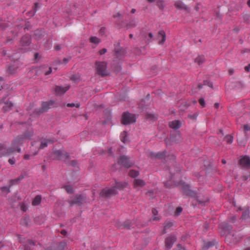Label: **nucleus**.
Masks as SVG:
<instances>
[{
	"label": "nucleus",
	"instance_id": "f257e3e1",
	"mask_svg": "<svg viewBox=\"0 0 250 250\" xmlns=\"http://www.w3.org/2000/svg\"><path fill=\"white\" fill-rule=\"evenodd\" d=\"M25 139L26 138L23 137V135H18L13 140L11 146L15 148V151H17L18 152H20L21 149L19 147V146L22 145L24 143Z\"/></svg>",
	"mask_w": 250,
	"mask_h": 250
},
{
	"label": "nucleus",
	"instance_id": "f03ea898",
	"mask_svg": "<svg viewBox=\"0 0 250 250\" xmlns=\"http://www.w3.org/2000/svg\"><path fill=\"white\" fill-rule=\"evenodd\" d=\"M232 227L228 223H223L219 226V231L222 235H226L227 237H229L230 234L231 230Z\"/></svg>",
	"mask_w": 250,
	"mask_h": 250
},
{
	"label": "nucleus",
	"instance_id": "7ed1b4c3",
	"mask_svg": "<svg viewBox=\"0 0 250 250\" xmlns=\"http://www.w3.org/2000/svg\"><path fill=\"white\" fill-rule=\"evenodd\" d=\"M117 193L116 187H113L111 188H106L103 189L100 192V196L104 197H108L110 196L115 195Z\"/></svg>",
	"mask_w": 250,
	"mask_h": 250
},
{
	"label": "nucleus",
	"instance_id": "20e7f679",
	"mask_svg": "<svg viewBox=\"0 0 250 250\" xmlns=\"http://www.w3.org/2000/svg\"><path fill=\"white\" fill-rule=\"evenodd\" d=\"M136 122L135 115L129 113H124L123 115L122 123L124 125H127Z\"/></svg>",
	"mask_w": 250,
	"mask_h": 250
},
{
	"label": "nucleus",
	"instance_id": "39448f33",
	"mask_svg": "<svg viewBox=\"0 0 250 250\" xmlns=\"http://www.w3.org/2000/svg\"><path fill=\"white\" fill-rule=\"evenodd\" d=\"M97 73L102 76L107 75L106 64L104 62H96Z\"/></svg>",
	"mask_w": 250,
	"mask_h": 250
},
{
	"label": "nucleus",
	"instance_id": "423d86ee",
	"mask_svg": "<svg viewBox=\"0 0 250 250\" xmlns=\"http://www.w3.org/2000/svg\"><path fill=\"white\" fill-rule=\"evenodd\" d=\"M15 152V148L11 146L6 148L4 145L0 144V157L8 156Z\"/></svg>",
	"mask_w": 250,
	"mask_h": 250
},
{
	"label": "nucleus",
	"instance_id": "0eeeda50",
	"mask_svg": "<svg viewBox=\"0 0 250 250\" xmlns=\"http://www.w3.org/2000/svg\"><path fill=\"white\" fill-rule=\"evenodd\" d=\"M118 163L126 168H129L133 165V162H132L128 157L125 156H120Z\"/></svg>",
	"mask_w": 250,
	"mask_h": 250
},
{
	"label": "nucleus",
	"instance_id": "6e6552de",
	"mask_svg": "<svg viewBox=\"0 0 250 250\" xmlns=\"http://www.w3.org/2000/svg\"><path fill=\"white\" fill-rule=\"evenodd\" d=\"M176 240V237L174 235H170L167 237L165 240V249L166 250L170 249Z\"/></svg>",
	"mask_w": 250,
	"mask_h": 250
},
{
	"label": "nucleus",
	"instance_id": "1a4fd4ad",
	"mask_svg": "<svg viewBox=\"0 0 250 250\" xmlns=\"http://www.w3.org/2000/svg\"><path fill=\"white\" fill-rule=\"evenodd\" d=\"M240 165L243 167L247 169L250 168V158L248 156L242 157L239 161Z\"/></svg>",
	"mask_w": 250,
	"mask_h": 250
},
{
	"label": "nucleus",
	"instance_id": "9d476101",
	"mask_svg": "<svg viewBox=\"0 0 250 250\" xmlns=\"http://www.w3.org/2000/svg\"><path fill=\"white\" fill-rule=\"evenodd\" d=\"M54 158L57 159H63L68 158L67 153L62 150H57L54 151Z\"/></svg>",
	"mask_w": 250,
	"mask_h": 250
},
{
	"label": "nucleus",
	"instance_id": "9b49d317",
	"mask_svg": "<svg viewBox=\"0 0 250 250\" xmlns=\"http://www.w3.org/2000/svg\"><path fill=\"white\" fill-rule=\"evenodd\" d=\"M84 200V198L82 195H76L73 199H71L68 201V203L70 206L75 204L81 205Z\"/></svg>",
	"mask_w": 250,
	"mask_h": 250
},
{
	"label": "nucleus",
	"instance_id": "f8f14e48",
	"mask_svg": "<svg viewBox=\"0 0 250 250\" xmlns=\"http://www.w3.org/2000/svg\"><path fill=\"white\" fill-rule=\"evenodd\" d=\"M54 104V102L50 101L48 102H43L42 104L41 109H39V112H44L48 110L50 108V106Z\"/></svg>",
	"mask_w": 250,
	"mask_h": 250
},
{
	"label": "nucleus",
	"instance_id": "ddd939ff",
	"mask_svg": "<svg viewBox=\"0 0 250 250\" xmlns=\"http://www.w3.org/2000/svg\"><path fill=\"white\" fill-rule=\"evenodd\" d=\"M180 184L182 186V189L183 192L187 195L189 196H193L194 194L193 191L190 189L188 185L185 184V183H181Z\"/></svg>",
	"mask_w": 250,
	"mask_h": 250
},
{
	"label": "nucleus",
	"instance_id": "4468645a",
	"mask_svg": "<svg viewBox=\"0 0 250 250\" xmlns=\"http://www.w3.org/2000/svg\"><path fill=\"white\" fill-rule=\"evenodd\" d=\"M170 138L172 141L175 143H179L182 140L181 134L179 131H175L171 133Z\"/></svg>",
	"mask_w": 250,
	"mask_h": 250
},
{
	"label": "nucleus",
	"instance_id": "2eb2a0df",
	"mask_svg": "<svg viewBox=\"0 0 250 250\" xmlns=\"http://www.w3.org/2000/svg\"><path fill=\"white\" fill-rule=\"evenodd\" d=\"M0 103H4V105L2 108L4 111H8L10 110L13 106V104L11 102H5L4 99H2Z\"/></svg>",
	"mask_w": 250,
	"mask_h": 250
},
{
	"label": "nucleus",
	"instance_id": "dca6fc26",
	"mask_svg": "<svg viewBox=\"0 0 250 250\" xmlns=\"http://www.w3.org/2000/svg\"><path fill=\"white\" fill-rule=\"evenodd\" d=\"M166 38L165 32L163 30L159 31L157 37V39L160 40L159 43L161 45L163 44L166 41Z\"/></svg>",
	"mask_w": 250,
	"mask_h": 250
},
{
	"label": "nucleus",
	"instance_id": "f3484780",
	"mask_svg": "<svg viewBox=\"0 0 250 250\" xmlns=\"http://www.w3.org/2000/svg\"><path fill=\"white\" fill-rule=\"evenodd\" d=\"M69 89V86L62 87L60 86H56L55 90L57 94L62 95L63 94Z\"/></svg>",
	"mask_w": 250,
	"mask_h": 250
},
{
	"label": "nucleus",
	"instance_id": "a211bd4d",
	"mask_svg": "<svg viewBox=\"0 0 250 250\" xmlns=\"http://www.w3.org/2000/svg\"><path fill=\"white\" fill-rule=\"evenodd\" d=\"M145 185V182L141 179H135L134 180V188H142Z\"/></svg>",
	"mask_w": 250,
	"mask_h": 250
},
{
	"label": "nucleus",
	"instance_id": "6ab92c4d",
	"mask_svg": "<svg viewBox=\"0 0 250 250\" xmlns=\"http://www.w3.org/2000/svg\"><path fill=\"white\" fill-rule=\"evenodd\" d=\"M181 123L178 120H175L169 123V126L175 129H177L181 127Z\"/></svg>",
	"mask_w": 250,
	"mask_h": 250
},
{
	"label": "nucleus",
	"instance_id": "aec40b11",
	"mask_svg": "<svg viewBox=\"0 0 250 250\" xmlns=\"http://www.w3.org/2000/svg\"><path fill=\"white\" fill-rule=\"evenodd\" d=\"M21 42L22 46H28L30 43V39L28 36H23L21 40Z\"/></svg>",
	"mask_w": 250,
	"mask_h": 250
},
{
	"label": "nucleus",
	"instance_id": "412c9836",
	"mask_svg": "<svg viewBox=\"0 0 250 250\" xmlns=\"http://www.w3.org/2000/svg\"><path fill=\"white\" fill-rule=\"evenodd\" d=\"M158 211L156 208H152V213L153 215L151 218L152 221H158L161 219V217L160 216L158 215Z\"/></svg>",
	"mask_w": 250,
	"mask_h": 250
},
{
	"label": "nucleus",
	"instance_id": "4be33fe9",
	"mask_svg": "<svg viewBox=\"0 0 250 250\" xmlns=\"http://www.w3.org/2000/svg\"><path fill=\"white\" fill-rule=\"evenodd\" d=\"M127 185V183L126 182H116V185L115 187H116V189H118L119 190H122L125 188Z\"/></svg>",
	"mask_w": 250,
	"mask_h": 250
},
{
	"label": "nucleus",
	"instance_id": "5701e85b",
	"mask_svg": "<svg viewBox=\"0 0 250 250\" xmlns=\"http://www.w3.org/2000/svg\"><path fill=\"white\" fill-rule=\"evenodd\" d=\"M173 226H174V222H173L167 220L165 222V226H164V230L163 231V234L166 233V229H168L169 228H170L171 227H173Z\"/></svg>",
	"mask_w": 250,
	"mask_h": 250
},
{
	"label": "nucleus",
	"instance_id": "b1692460",
	"mask_svg": "<svg viewBox=\"0 0 250 250\" xmlns=\"http://www.w3.org/2000/svg\"><path fill=\"white\" fill-rule=\"evenodd\" d=\"M175 6L180 9H186V6L184 4V3L180 0L176 1L174 4Z\"/></svg>",
	"mask_w": 250,
	"mask_h": 250
},
{
	"label": "nucleus",
	"instance_id": "393cba45",
	"mask_svg": "<svg viewBox=\"0 0 250 250\" xmlns=\"http://www.w3.org/2000/svg\"><path fill=\"white\" fill-rule=\"evenodd\" d=\"M42 70L44 72L45 75L50 74L52 72V68L51 67H47V66L44 65L41 67Z\"/></svg>",
	"mask_w": 250,
	"mask_h": 250
},
{
	"label": "nucleus",
	"instance_id": "a878e982",
	"mask_svg": "<svg viewBox=\"0 0 250 250\" xmlns=\"http://www.w3.org/2000/svg\"><path fill=\"white\" fill-rule=\"evenodd\" d=\"M42 197L40 195H37L32 201V205L33 206H37L40 204L41 202Z\"/></svg>",
	"mask_w": 250,
	"mask_h": 250
},
{
	"label": "nucleus",
	"instance_id": "bb28decb",
	"mask_svg": "<svg viewBox=\"0 0 250 250\" xmlns=\"http://www.w3.org/2000/svg\"><path fill=\"white\" fill-rule=\"evenodd\" d=\"M250 217V211L249 209H246L242 213L241 219L242 220H246Z\"/></svg>",
	"mask_w": 250,
	"mask_h": 250
},
{
	"label": "nucleus",
	"instance_id": "cd10ccee",
	"mask_svg": "<svg viewBox=\"0 0 250 250\" xmlns=\"http://www.w3.org/2000/svg\"><path fill=\"white\" fill-rule=\"evenodd\" d=\"M30 219L28 217H25L22 218L21 220V224L24 226H28L29 225Z\"/></svg>",
	"mask_w": 250,
	"mask_h": 250
},
{
	"label": "nucleus",
	"instance_id": "c85d7f7f",
	"mask_svg": "<svg viewBox=\"0 0 250 250\" xmlns=\"http://www.w3.org/2000/svg\"><path fill=\"white\" fill-rule=\"evenodd\" d=\"M205 62V57L204 56H199L195 60V62L199 65L202 64Z\"/></svg>",
	"mask_w": 250,
	"mask_h": 250
},
{
	"label": "nucleus",
	"instance_id": "c756f323",
	"mask_svg": "<svg viewBox=\"0 0 250 250\" xmlns=\"http://www.w3.org/2000/svg\"><path fill=\"white\" fill-rule=\"evenodd\" d=\"M34 134L33 131L32 130H29L25 132L24 134H22L23 135V137H24L26 139H30L32 136H33Z\"/></svg>",
	"mask_w": 250,
	"mask_h": 250
},
{
	"label": "nucleus",
	"instance_id": "7c9ffc66",
	"mask_svg": "<svg viewBox=\"0 0 250 250\" xmlns=\"http://www.w3.org/2000/svg\"><path fill=\"white\" fill-rule=\"evenodd\" d=\"M53 142L51 140H48L47 141H42L39 147L40 149H43V148L46 147L48 143H53Z\"/></svg>",
	"mask_w": 250,
	"mask_h": 250
},
{
	"label": "nucleus",
	"instance_id": "2f4dec72",
	"mask_svg": "<svg viewBox=\"0 0 250 250\" xmlns=\"http://www.w3.org/2000/svg\"><path fill=\"white\" fill-rule=\"evenodd\" d=\"M23 178V176L22 175H21L17 179L10 180V187L14 184H18L19 181L21 180Z\"/></svg>",
	"mask_w": 250,
	"mask_h": 250
},
{
	"label": "nucleus",
	"instance_id": "473e14b6",
	"mask_svg": "<svg viewBox=\"0 0 250 250\" xmlns=\"http://www.w3.org/2000/svg\"><path fill=\"white\" fill-rule=\"evenodd\" d=\"M165 154L164 152L154 153L153 152L150 153V156L152 157H156L158 158H162Z\"/></svg>",
	"mask_w": 250,
	"mask_h": 250
},
{
	"label": "nucleus",
	"instance_id": "72a5a7b5",
	"mask_svg": "<svg viewBox=\"0 0 250 250\" xmlns=\"http://www.w3.org/2000/svg\"><path fill=\"white\" fill-rule=\"evenodd\" d=\"M89 41L95 44H98L101 42V40L96 37H91Z\"/></svg>",
	"mask_w": 250,
	"mask_h": 250
},
{
	"label": "nucleus",
	"instance_id": "f704fd0d",
	"mask_svg": "<svg viewBox=\"0 0 250 250\" xmlns=\"http://www.w3.org/2000/svg\"><path fill=\"white\" fill-rule=\"evenodd\" d=\"M243 18L244 21L247 23L250 22V13H243Z\"/></svg>",
	"mask_w": 250,
	"mask_h": 250
},
{
	"label": "nucleus",
	"instance_id": "c9c22d12",
	"mask_svg": "<svg viewBox=\"0 0 250 250\" xmlns=\"http://www.w3.org/2000/svg\"><path fill=\"white\" fill-rule=\"evenodd\" d=\"M139 174V171L135 170H131L129 171L128 175L131 177H136Z\"/></svg>",
	"mask_w": 250,
	"mask_h": 250
},
{
	"label": "nucleus",
	"instance_id": "e433bc0d",
	"mask_svg": "<svg viewBox=\"0 0 250 250\" xmlns=\"http://www.w3.org/2000/svg\"><path fill=\"white\" fill-rule=\"evenodd\" d=\"M146 117L147 119H149L150 120H156L157 119V117L153 114L147 113Z\"/></svg>",
	"mask_w": 250,
	"mask_h": 250
},
{
	"label": "nucleus",
	"instance_id": "4c0bfd02",
	"mask_svg": "<svg viewBox=\"0 0 250 250\" xmlns=\"http://www.w3.org/2000/svg\"><path fill=\"white\" fill-rule=\"evenodd\" d=\"M63 188L66 190L68 193H72L73 192V188L71 186H65Z\"/></svg>",
	"mask_w": 250,
	"mask_h": 250
},
{
	"label": "nucleus",
	"instance_id": "58836bf2",
	"mask_svg": "<svg viewBox=\"0 0 250 250\" xmlns=\"http://www.w3.org/2000/svg\"><path fill=\"white\" fill-rule=\"evenodd\" d=\"M66 247V243L65 242H61L58 248H57V250H63L64 248Z\"/></svg>",
	"mask_w": 250,
	"mask_h": 250
},
{
	"label": "nucleus",
	"instance_id": "ea45409f",
	"mask_svg": "<svg viewBox=\"0 0 250 250\" xmlns=\"http://www.w3.org/2000/svg\"><path fill=\"white\" fill-rule=\"evenodd\" d=\"M225 139L228 144H231L233 141V137L231 135H227L225 137Z\"/></svg>",
	"mask_w": 250,
	"mask_h": 250
},
{
	"label": "nucleus",
	"instance_id": "a19ab883",
	"mask_svg": "<svg viewBox=\"0 0 250 250\" xmlns=\"http://www.w3.org/2000/svg\"><path fill=\"white\" fill-rule=\"evenodd\" d=\"M127 135V132L125 131H124L122 132L121 134V139L122 142L123 143H125L126 139L125 138L126 136Z\"/></svg>",
	"mask_w": 250,
	"mask_h": 250
},
{
	"label": "nucleus",
	"instance_id": "79ce46f5",
	"mask_svg": "<svg viewBox=\"0 0 250 250\" xmlns=\"http://www.w3.org/2000/svg\"><path fill=\"white\" fill-rule=\"evenodd\" d=\"M131 226V223L129 221H126L125 222L123 225L122 228H129Z\"/></svg>",
	"mask_w": 250,
	"mask_h": 250
},
{
	"label": "nucleus",
	"instance_id": "37998d69",
	"mask_svg": "<svg viewBox=\"0 0 250 250\" xmlns=\"http://www.w3.org/2000/svg\"><path fill=\"white\" fill-rule=\"evenodd\" d=\"M66 106L69 107H76L77 108H79L80 106V104L79 103H68L66 104Z\"/></svg>",
	"mask_w": 250,
	"mask_h": 250
},
{
	"label": "nucleus",
	"instance_id": "c03bdc74",
	"mask_svg": "<svg viewBox=\"0 0 250 250\" xmlns=\"http://www.w3.org/2000/svg\"><path fill=\"white\" fill-rule=\"evenodd\" d=\"M157 5L160 9H163L165 7L164 1L163 0H158L157 2Z\"/></svg>",
	"mask_w": 250,
	"mask_h": 250
},
{
	"label": "nucleus",
	"instance_id": "a18cd8bd",
	"mask_svg": "<svg viewBox=\"0 0 250 250\" xmlns=\"http://www.w3.org/2000/svg\"><path fill=\"white\" fill-rule=\"evenodd\" d=\"M183 210V208L181 207L177 208L176 211L175 212V214L176 216H178L181 213Z\"/></svg>",
	"mask_w": 250,
	"mask_h": 250
},
{
	"label": "nucleus",
	"instance_id": "49530a36",
	"mask_svg": "<svg viewBox=\"0 0 250 250\" xmlns=\"http://www.w3.org/2000/svg\"><path fill=\"white\" fill-rule=\"evenodd\" d=\"M16 70V69L15 67H14V66H10L8 68V71L9 73L10 74H13Z\"/></svg>",
	"mask_w": 250,
	"mask_h": 250
},
{
	"label": "nucleus",
	"instance_id": "de8ad7c7",
	"mask_svg": "<svg viewBox=\"0 0 250 250\" xmlns=\"http://www.w3.org/2000/svg\"><path fill=\"white\" fill-rule=\"evenodd\" d=\"M105 28L104 27H102L100 30V31H99V34L101 35V36H103L105 34Z\"/></svg>",
	"mask_w": 250,
	"mask_h": 250
},
{
	"label": "nucleus",
	"instance_id": "09e8293b",
	"mask_svg": "<svg viewBox=\"0 0 250 250\" xmlns=\"http://www.w3.org/2000/svg\"><path fill=\"white\" fill-rule=\"evenodd\" d=\"M199 103L202 107H204L205 106V102L203 98H200L199 100Z\"/></svg>",
	"mask_w": 250,
	"mask_h": 250
},
{
	"label": "nucleus",
	"instance_id": "8fccbe9b",
	"mask_svg": "<svg viewBox=\"0 0 250 250\" xmlns=\"http://www.w3.org/2000/svg\"><path fill=\"white\" fill-rule=\"evenodd\" d=\"M1 190L2 191H6L7 192H10L9 188L7 187H3L1 188Z\"/></svg>",
	"mask_w": 250,
	"mask_h": 250
},
{
	"label": "nucleus",
	"instance_id": "3c124183",
	"mask_svg": "<svg viewBox=\"0 0 250 250\" xmlns=\"http://www.w3.org/2000/svg\"><path fill=\"white\" fill-rule=\"evenodd\" d=\"M39 7V4L38 3H35L34 7V14L36 12Z\"/></svg>",
	"mask_w": 250,
	"mask_h": 250
},
{
	"label": "nucleus",
	"instance_id": "603ef678",
	"mask_svg": "<svg viewBox=\"0 0 250 250\" xmlns=\"http://www.w3.org/2000/svg\"><path fill=\"white\" fill-rule=\"evenodd\" d=\"M204 85H208L209 87H212V83L208 81H205L204 82Z\"/></svg>",
	"mask_w": 250,
	"mask_h": 250
},
{
	"label": "nucleus",
	"instance_id": "864d4df0",
	"mask_svg": "<svg viewBox=\"0 0 250 250\" xmlns=\"http://www.w3.org/2000/svg\"><path fill=\"white\" fill-rule=\"evenodd\" d=\"M106 52V49L105 48H103L99 51V53L100 55L104 54Z\"/></svg>",
	"mask_w": 250,
	"mask_h": 250
},
{
	"label": "nucleus",
	"instance_id": "5fc2aeb1",
	"mask_svg": "<svg viewBox=\"0 0 250 250\" xmlns=\"http://www.w3.org/2000/svg\"><path fill=\"white\" fill-rule=\"evenodd\" d=\"M244 130L246 131H250V126L248 125H244Z\"/></svg>",
	"mask_w": 250,
	"mask_h": 250
},
{
	"label": "nucleus",
	"instance_id": "6e6d98bb",
	"mask_svg": "<svg viewBox=\"0 0 250 250\" xmlns=\"http://www.w3.org/2000/svg\"><path fill=\"white\" fill-rule=\"evenodd\" d=\"M238 143L240 146H244L246 144L245 141H242L239 139H238Z\"/></svg>",
	"mask_w": 250,
	"mask_h": 250
},
{
	"label": "nucleus",
	"instance_id": "4d7b16f0",
	"mask_svg": "<svg viewBox=\"0 0 250 250\" xmlns=\"http://www.w3.org/2000/svg\"><path fill=\"white\" fill-rule=\"evenodd\" d=\"M177 250H186L185 249L182 247L180 245H178L177 246Z\"/></svg>",
	"mask_w": 250,
	"mask_h": 250
},
{
	"label": "nucleus",
	"instance_id": "13d9d810",
	"mask_svg": "<svg viewBox=\"0 0 250 250\" xmlns=\"http://www.w3.org/2000/svg\"><path fill=\"white\" fill-rule=\"evenodd\" d=\"M8 162L11 164V165H13L15 164V160H14L13 158L12 159H9V160H8Z\"/></svg>",
	"mask_w": 250,
	"mask_h": 250
},
{
	"label": "nucleus",
	"instance_id": "bf43d9fd",
	"mask_svg": "<svg viewBox=\"0 0 250 250\" xmlns=\"http://www.w3.org/2000/svg\"><path fill=\"white\" fill-rule=\"evenodd\" d=\"M236 216H232L230 219V222H232V223H233L234 222V221L236 219Z\"/></svg>",
	"mask_w": 250,
	"mask_h": 250
},
{
	"label": "nucleus",
	"instance_id": "052dcab7",
	"mask_svg": "<svg viewBox=\"0 0 250 250\" xmlns=\"http://www.w3.org/2000/svg\"><path fill=\"white\" fill-rule=\"evenodd\" d=\"M30 155L29 154H26L24 156V159L25 160H29L30 159Z\"/></svg>",
	"mask_w": 250,
	"mask_h": 250
},
{
	"label": "nucleus",
	"instance_id": "680f3d73",
	"mask_svg": "<svg viewBox=\"0 0 250 250\" xmlns=\"http://www.w3.org/2000/svg\"><path fill=\"white\" fill-rule=\"evenodd\" d=\"M28 244L31 246H33L34 245V243L30 240H28Z\"/></svg>",
	"mask_w": 250,
	"mask_h": 250
},
{
	"label": "nucleus",
	"instance_id": "e2e57ef3",
	"mask_svg": "<svg viewBox=\"0 0 250 250\" xmlns=\"http://www.w3.org/2000/svg\"><path fill=\"white\" fill-rule=\"evenodd\" d=\"M69 61V59H66V58H64L62 60V63H66L68 62Z\"/></svg>",
	"mask_w": 250,
	"mask_h": 250
},
{
	"label": "nucleus",
	"instance_id": "0e129e2a",
	"mask_svg": "<svg viewBox=\"0 0 250 250\" xmlns=\"http://www.w3.org/2000/svg\"><path fill=\"white\" fill-rule=\"evenodd\" d=\"M245 69L246 71H249L250 70V64L248 65V66H245Z\"/></svg>",
	"mask_w": 250,
	"mask_h": 250
},
{
	"label": "nucleus",
	"instance_id": "69168bd1",
	"mask_svg": "<svg viewBox=\"0 0 250 250\" xmlns=\"http://www.w3.org/2000/svg\"><path fill=\"white\" fill-rule=\"evenodd\" d=\"M219 104L218 103H215L214 104V107L216 108H218L219 107Z\"/></svg>",
	"mask_w": 250,
	"mask_h": 250
},
{
	"label": "nucleus",
	"instance_id": "338daca9",
	"mask_svg": "<svg viewBox=\"0 0 250 250\" xmlns=\"http://www.w3.org/2000/svg\"><path fill=\"white\" fill-rule=\"evenodd\" d=\"M198 87L199 89H201L203 88V84H199L198 85Z\"/></svg>",
	"mask_w": 250,
	"mask_h": 250
},
{
	"label": "nucleus",
	"instance_id": "774afa93",
	"mask_svg": "<svg viewBox=\"0 0 250 250\" xmlns=\"http://www.w3.org/2000/svg\"><path fill=\"white\" fill-rule=\"evenodd\" d=\"M247 243L248 244H250V237L247 238Z\"/></svg>",
	"mask_w": 250,
	"mask_h": 250
}]
</instances>
